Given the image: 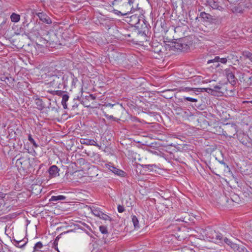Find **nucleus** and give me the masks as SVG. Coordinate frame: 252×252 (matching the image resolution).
<instances>
[{
  "mask_svg": "<svg viewBox=\"0 0 252 252\" xmlns=\"http://www.w3.org/2000/svg\"><path fill=\"white\" fill-rule=\"evenodd\" d=\"M132 221L133 225L135 228L139 227V221H138L137 218L135 216H134V215L132 216Z\"/></svg>",
  "mask_w": 252,
  "mask_h": 252,
  "instance_id": "26",
  "label": "nucleus"
},
{
  "mask_svg": "<svg viewBox=\"0 0 252 252\" xmlns=\"http://www.w3.org/2000/svg\"><path fill=\"white\" fill-rule=\"evenodd\" d=\"M238 8L237 7H234L233 9H232V11L233 12H238Z\"/></svg>",
  "mask_w": 252,
  "mask_h": 252,
  "instance_id": "48",
  "label": "nucleus"
},
{
  "mask_svg": "<svg viewBox=\"0 0 252 252\" xmlns=\"http://www.w3.org/2000/svg\"><path fill=\"white\" fill-rule=\"evenodd\" d=\"M57 66H50L48 68V70L47 72V74L50 77H52L55 76H62L63 72L57 68Z\"/></svg>",
  "mask_w": 252,
  "mask_h": 252,
  "instance_id": "7",
  "label": "nucleus"
},
{
  "mask_svg": "<svg viewBox=\"0 0 252 252\" xmlns=\"http://www.w3.org/2000/svg\"><path fill=\"white\" fill-rule=\"evenodd\" d=\"M70 78L71 80L72 86L75 87L76 83L78 81L77 78L75 77L72 73H70Z\"/></svg>",
  "mask_w": 252,
  "mask_h": 252,
  "instance_id": "24",
  "label": "nucleus"
},
{
  "mask_svg": "<svg viewBox=\"0 0 252 252\" xmlns=\"http://www.w3.org/2000/svg\"><path fill=\"white\" fill-rule=\"evenodd\" d=\"M248 80L247 82L249 84L251 85L252 83V75L248 77Z\"/></svg>",
  "mask_w": 252,
  "mask_h": 252,
  "instance_id": "44",
  "label": "nucleus"
},
{
  "mask_svg": "<svg viewBox=\"0 0 252 252\" xmlns=\"http://www.w3.org/2000/svg\"><path fill=\"white\" fill-rule=\"evenodd\" d=\"M125 209L123 206L118 205V211L119 213H123L125 211Z\"/></svg>",
  "mask_w": 252,
  "mask_h": 252,
  "instance_id": "39",
  "label": "nucleus"
},
{
  "mask_svg": "<svg viewBox=\"0 0 252 252\" xmlns=\"http://www.w3.org/2000/svg\"><path fill=\"white\" fill-rule=\"evenodd\" d=\"M142 17L143 16L140 15L133 14L130 16L126 17L125 21L131 26L135 27Z\"/></svg>",
  "mask_w": 252,
  "mask_h": 252,
  "instance_id": "1",
  "label": "nucleus"
},
{
  "mask_svg": "<svg viewBox=\"0 0 252 252\" xmlns=\"http://www.w3.org/2000/svg\"><path fill=\"white\" fill-rule=\"evenodd\" d=\"M224 242L229 246L232 249H233L234 251H237L239 249V245L237 244L233 243L230 240L227 238H225L224 239Z\"/></svg>",
  "mask_w": 252,
  "mask_h": 252,
  "instance_id": "14",
  "label": "nucleus"
},
{
  "mask_svg": "<svg viewBox=\"0 0 252 252\" xmlns=\"http://www.w3.org/2000/svg\"><path fill=\"white\" fill-rule=\"evenodd\" d=\"M161 51V49H159V50H155V52H157V53H158L159 52Z\"/></svg>",
  "mask_w": 252,
  "mask_h": 252,
  "instance_id": "52",
  "label": "nucleus"
},
{
  "mask_svg": "<svg viewBox=\"0 0 252 252\" xmlns=\"http://www.w3.org/2000/svg\"><path fill=\"white\" fill-rule=\"evenodd\" d=\"M56 240H57V239H56V240H55V241H56ZM55 242H56V241L54 242V244L55 243Z\"/></svg>",
  "mask_w": 252,
  "mask_h": 252,
  "instance_id": "55",
  "label": "nucleus"
},
{
  "mask_svg": "<svg viewBox=\"0 0 252 252\" xmlns=\"http://www.w3.org/2000/svg\"><path fill=\"white\" fill-rule=\"evenodd\" d=\"M42 21H43L44 22H45L46 23H47L48 24H50L52 23L51 20L49 17H48L47 16H46V17H45L44 18V19H43V20Z\"/></svg>",
  "mask_w": 252,
  "mask_h": 252,
  "instance_id": "38",
  "label": "nucleus"
},
{
  "mask_svg": "<svg viewBox=\"0 0 252 252\" xmlns=\"http://www.w3.org/2000/svg\"><path fill=\"white\" fill-rule=\"evenodd\" d=\"M204 4L209 6L213 9L218 10L222 11L224 8L220 4V1L218 0H205Z\"/></svg>",
  "mask_w": 252,
  "mask_h": 252,
  "instance_id": "2",
  "label": "nucleus"
},
{
  "mask_svg": "<svg viewBox=\"0 0 252 252\" xmlns=\"http://www.w3.org/2000/svg\"><path fill=\"white\" fill-rule=\"evenodd\" d=\"M104 115L108 119H112L114 121L116 120V118H114L112 115H109L108 114H107L106 113H104Z\"/></svg>",
  "mask_w": 252,
  "mask_h": 252,
  "instance_id": "40",
  "label": "nucleus"
},
{
  "mask_svg": "<svg viewBox=\"0 0 252 252\" xmlns=\"http://www.w3.org/2000/svg\"><path fill=\"white\" fill-rule=\"evenodd\" d=\"M100 219L107 220H111V218L107 215L103 213V212L101 213V215H100L99 217Z\"/></svg>",
  "mask_w": 252,
  "mask_h": 252,
  "instance_id": "30",
  "label": "nucleus"
},
{
  "mask_svg": "<svg viewBox=\"0 0 252 252\" xmlns=\"http://www.w3.org/2000/svg\"><path fill=\"white\" fill-rule=\"evenodd\" d=\"M228 57H229L230 60H235L236 61H238V60L237 59V57L234 55H230V56H228Z\"/></svg>",
  "mask_w": 252,
  "mask_h": 252,
  "instance_id": "42",
  "label": "nucleus"
},
{
  "mask_svg": "<svg viewBox=\"0 0 252 252\" xmlns=\"http://www.w3.org/2000/svg\"><path fill=\"white\" fill-rule=\"evenodd\" d=\"M133 0H114V3L119 6H124L126 10L128 11L131 9V4L133 3Z\"/></svg>",
  "mask_w": 252,
  "mask_h": 252,
  "instance_id": "3",
  "label": "nucleus"
},
{
  "mask_svg": "<svg viewBox=\"0 0 252 252\" xmlns=\"http://www.w3.org/2000/svg\"><path fill=\"white\" fill-rule=\"evenodd\" d=\"M36 15L38 16V17H39V18L41 20H42V21H43V19H44V18H45V17H46V16H47L46 14H44L43 12H39V13H36Z\"/></svg>",
  "mask_w": 252,
  "mask_h": 252,
  "instance_id": "36",
  "label": "nucleus"
},
{
  "mask_svg": "<svg viewBox=\"0 0 252 252\" xmlns=\"http://www.w3.org/2000/svg\"><path fill=\"white\" fill-rule=\"evenodd\" d=\"M172 47L175 49L180 51H186L188 48V46L186 44L181 43L180 42H173L172 43Z\"/></svg>",
  "mask_w": 252,
  "mask_h": 252,
  "instance_id": "12",
  "label": "nucleus"
},
{
  "mask_svg": "<svg viewBox=\"0 0 252 252\" xmlns=\"http://www.w3.org/2000/svg\"><path fill=\"white\" fill-rule=\"evenodd\" d=\"M53 109H55L56 111H58V109L57 108H53Z\"/></svg>",
  "mask_w": 252,
  "mask_h": 252,
  "instance_id": "54",
  "label": "nucleus"
},
{
  "mask_svg": "<svg viewBox=\"0 0 252 252\" xmlns=\"http://www.w3.org/2000/svg\"><path fill=\"white\" fill-rule=\"evenodd\" d=\"M28 242V240H25L24 239L21 240H16L15 239H13V244L14 245L18 248H22L25 247L26 244Z\"/></svg>",
  "mask_w": 252,
  "mask_h": 252,
  "instance_id": "16",
  "label": "nucleus"
},
{
  "mask_svg": "<svg viewBox=\"0 0 252 252\" xmlns=\"http://www.w3.org/2000/svg\"><path fill=\"white\" fill-rule=\"evenodd\" d=\"M225 73L227 76V78L229 82L232 85H235L237 81V79L235 77L234 73L229 68L225 69Z\"/></svg>",
  "mask_w": 252,
  "mask_h": 252,
  "instance_id": "8",
  "label": "nucleus"
},
{
  "mask_svg": "<svg viewBox=\"0 0 252 252\" xmlns=\"http://www.w3.org/2000/svg\"><path fill=\"white\" fill-rule=\"evenodd\" d=\"M99 229L101 233L106 234L108 233L107 228L106 226L100 225L99 227Z\"/></svg>",
  "mask_w": 252,
  "mask_h": 252,
  "instance_id": "28",
  "label": "nucleus"
},
{
  "mask_svg": "<svg viewBox=\"0 0 252 252\" xmlns=\"http://www.w3.org/2000/svg\"><path fill=\"white\" fill-rule=\"evenodd\" d=\"M242 55L244 58L249 59L252 62V53L246 51L243 52Z\"/></svg>",
  "mask_w": 252,
  "mask_h": 252,
  "instance_id": "23",
  "label": "nucleus"
},
{
  "mask_svg": "<svg viewBox=\"0 0 252 252\" xmlns=\"http://www.w3.org/2000/svg\"><path fill=\"white\" fill-rule=\"evenodd\" d=\"M43 247V245L41 242L36 243L33 247V252L37 251Z\"/></svg>",
  "mask_w": 252,
  "mask_h": 252,
  "instance_id": "27",
  "label": "nucleus"
},
{
  "mask_svg": "<svg viewBox=\"0 0 252 252\" xmlns=\"http://www.w3.org/2000/svg\"><path fill=\"white\" fill-rule=\"evenodd\" d=\"M69 98V96L67 94V92H65L64 94L62 96V104L63 106L64 109H67V104L66 102L68 101Z\"/></svg>",
  "mask_w": 252,
  "mask_h": 252,
  "instance_id": "20",
  "label": "nucleus"
},
{
  "mask_svg": "<svg viewBox=\"0 0 252 252\" xmlns=\"http://www.w3.org/2000/svg\"><path fill=\"white\" fill-rule=\"evenodd\" d=\"M200 17L203 19L204 21L211 23H213L216 21V19L213 16L205 12L200 13Z\"/></svg>",
  "mask_w": 252,
  "mask_h": 252,
  "instance_id": "11",
  "label": "nucleus"
},
{
  "mask_svg": "<svg viewBox=\"0 0 252 252\" xmlns=\"http://www.w3.org/2000/svg\"><path fill=\"white\" fill-rule=\"evenodd\" d=\"M11 21L13 22H18L20 20V16L19 14L13 13L10 16Z\"/></svg>",
  "mask_w": 252,
  "mask_h": 252,
  "instance_id": "21",
  "label": "nucleus"
},
{
  "mask_svg": "<svg viewBox=\"0 0 252 252\" xmlns=\"http://www.w3.org/2000/svg\"><path fill=\"white\" fill-rule=\"evenodd\" d=\"M59 170L60 169L58 168V167L56 165H54L49 168L48 172L49 173L50 176L53 178L59 175Z\"/></svg>",
  "mask_w": 252,
  "mask_h": 252,
  "instance_id": "13",
  "label": "nucleus"
},
{
  "mask_svg": "<svg viewBox=\"0 0 252 252\" xmlns=\"http://www.w3.org/2000/svg\"><path fill=\"white\" fill-rule=\"evenodd\" d=\"M191 101V102H196L198 100L196 98H194L190 97H185V96L183 97L181 99V101L182 102H186V101Z\"/></svg>",
  "mask_w": 252,
  "mask_h": 252,
  "instance_id": "25",
  "label": "nucleus"
},
{
  "mask_svg": "<svg viewBox=\"0 0 252 252\" xmlns=\"http://www.w3.org/2000/svg\"><path fill=\"white\" fill-rule=\"evenodd\" d=\"M124 13H122L121 11H119L118 10H114V12L115 14L123 16L127 15L129 11L125 10H124Z\"/></svg>",
  "mask_w": 252,
  "mask_h": 252,
  "instance_id": "35",
  "label": "nucleus"
},
{
  "mask_svg": "<svg viewBox=\"0 0 252 252\" xmlns=\"http://www.w3.org/2000/svg\"><path fill=\"white\" fill-rule=\"evenodd\" d=\"M65 91L58 90L56 91L55 94L58 96H63V94H65Z\"/></svg>",
  "mask_w": 252,
  "mask_h": 252,
  "instance_id": "37",
  "label": "nucleus"
},
{
  "mask_svg": "<svg viewBox=\"0 0 252 252\" xmlns=\"http://www.w3.org/2000/svg\"><path fill=\"white\" fill-rule=\"evenodd\" d=\"M220 66V64L219 63H214L213 65L210 66L211 67H212L213 68H215V69H216V68L219 67Z\"/></svg>",
  "mask_w": 252,
  "mask_h": 252,
  "instance_id": "41",
  "label": "nucleus"
},
{
  "mask_svg": "<svg viewBox=\"0 0 252 252\" xmlns=\"http://www.w3.org/2000/svg\"><path fill=\"white\" fill-rule=\"evenodd\" d=\"M83 141H86L85 142H81L82 144H87V145H94L95 146H98V144L96 143V141H95L93 139H86V140H83Z\"/></svg>",
  "mask_w": 252,
  "mask_h": 252,
  "instance_id": "22",
  "label": "nucleus"
},
{
  "mask_svg": "<svg viewBox=\"0 0 252 252\" xmlns=\"http://www.w3.org/2000/svg\"><path fill=\"white\" fill-rule=\"evenodd\" d=\"M237 126L235 124L229 125L227 128V131H225L223 134L229 137H233L237 133Z\"/></svg>",
  "mask_w": 252,
  "mask_h": 252,
  "instance_id": "4",
  "label": "nucleus"
},
{
  "mask_svg": "<svg viewBox=\"0 0 252 252\" xmlns=\"http://www.w3.org/2000/svg\"><path fill=\"white\" fill-rule=\"evenodd\" d=\"M22 159H22V158H20V159H17V163H20V164H22V161H21Z\"/></svg>",
  "mask_w": 252,
  "mask_h": 252,
  "instance_id": "51",
  "label": "nucleus"
},
{
  "mask_svg": "<svg viewBox=\"0 0 252 252\" xmlns=\"http://www.w3.org/2000/svg\"><path fill=\"white\" fill-rule=\"evenodd\" d=\"M110 171L121 177H124L125 175V172L122 170L117 168L114 166H110L109 168Z\"/></svg>",
  "mask_w": 252,
  "mask_h": 252,
  "instance_id": "15",
  "label": "nucleus"
},
{
  "mask_svg": "<svg viewBox=\"0 0 252 252\" xmlns=\"http://www.w3.org/2000/svg\"><path fill=\"white\" fill-rule=\"evenodd\" d=\"M5 196V194L0 192V199H2L4 198Z\"/></svg>",
  "mask_w": 252,
  "mask_h": 252,
  "instance_id": "49",
  "label": "nucleus"
},
{
  "mask_svg": "<svg viewBox=\"0 0 252 252\" xmlns=\"http://www.w3.org/2000/svg\"><path fill=\"white\" fill-rule=\"evenodd\" d=\"M69 79H70V74L69 75L63 74L62 76V85H63L64 88L67 86L68 80Z\"/></svg>",
  "mask_w": 252,
  "mask_h": 252,
  "instance_id": "19",
  "label": "nucleus"
},
{
  "mask_svg": "<svg viewBox=\"0 0 252 252\" xmlns=\"http://www.w3.org/2000/svg\"><path fill=\"white\" fill-rule=\"evenodd\" d=\"M251 32H252V30H251Z\"/></svg>",
  "mask_w": 252,
  "mask_h": 252,
  "instance_id": "56",
  "label": "nucleus"
},
{
  "mask_svg": "<svg viewBox=\"0 0 252 252\" xmlns=\"http://www.w3.org/2000/svg\"><path fill=\"white\" fill-rule=\"evenodd\" d=\"M135 28L138 30V32L140 34H146V32L148 31L147 23L145 22V20L143 17L137 26H135Z\"/></svg>",
  "mask_w": 252,
  "mask_h": 252,
  "instance_id": "6",
  "label": "nucleus"
},
{
  "mask_svg": "<svg viewBox=\"0 0 252 252\" xmlns=\"http://www.w3.org/2000/svg\"><path fill=\"white\" fill-rule=\"evenodd\" d=\"M90 97L91 98V99L94 100L95 99V96L93 94H90Z\"/></svg>",
  "mask_w": 252,
  "mask_h": 252,
  "instance_id": "50",
  "label": "nucleus"
},
{
  "mask_svg": "<svg viewBox=\"0 0 252 252\" xmlns=\"http://www.w3.org/2000/svg\"><path fill=\"white\" fill-rule=\"evenodd\" d=\"M238 140L241 143L247 147H250L252 145V139L249 137L248 134H245L244 133L239 134Z\"/></svg>",
  "mask_w": 252,
  "mask_h": 252,
  "instance_id": "5",
  "label": "nucleus"
},
{
  "mask_svg": "<svg viewBox=\"0 0 252 252\" xmlns=\"http://www.w3.org/2000/svg\"><path fill=\"white\" fill-rule=\"evenodd\" d=\"M219 162L220 164H223L225 167L227 168H228V165L226 163H225V162L223 160H220Z\"/></svg>",
  "mask_w": 252,
  "mask_h": 252,
  "instance_id": "43",
  "label": "nucleus"
},
{
  "mask_svg": "<svg viewBox=\"0 0 252 252\" xmlns=\"http://www.w3.org/2000/svg\"><path fill=\"white\" fill-rule=\"evenodd\" d=\"M155 166V164H145L142 165L143 168L150 171H152L153 169V167Z\"/></svg>",
  "mask_w": 252,
  "mask_h": 252,
  "instance_id": "33",
  "label": "nucleus"
},
{
  "mask_svg": "<svg viewBox=\"0 0 252 252\" xmlns=\"http://www.w3.org/2000/svg\"><path fill=\"white\" fill-rule=\"evenodd\" d=\"M10 79H11L12 82H14L15 81V79L14 78L10 77Z\"/></svg>",
  "mask_w": 252,
  "mask_h": 252,
  "instance_id": "53",
  "label": "nucleus"
},
{
  "mask_svg": "<svg viewBox=\"0 0 252 252\" xmlns=\"http://www.w3.org/2000/svg\"><path fill=\"white\" fill-rule=\"evenodd\" d=\"M92 212L94 216L98 217H99L100 215H101V213L102 212L97 209H92Z\"/></svg>",
  "mask_w": 252,
  "mask_h": 252,
  "instance_id": "32",
  "label": "nucleus"
},
{
  "mask_svg": "<svg viewBox=\"0 0 252 252\" xmlns=\"http://www.w3.org/2000/svg\"><path fill=\"white\" fill-rule=\"evenodd\" d=\"M214 89L215 91H219L221 89V87L220 86L216 85L214 86Z\"/></svg>",
  "mask_w": 252,
  "mask_h": 252,
  "instance_id": "45",
  "label": "nucleus"
},
{
  "mask_svg": "<svg viewBox=\"0 0 252 252\" xmlns=\"http://www.w3.org/2000/svg\"><path fill=\"white\" fill-rule=\"evenodd\" d=\"M51 78L50 84L52 86H57L58 89H61L62 86V76H55Z\"/></svg>",
  "mask_w": 252,
  "mask_h": 252,
  "instance_id": "10",
  "label": "nucleus"
},
{
  "mask_svg": "<svg viewBox=\"0 0 252 252\" xmlns=\"http://www.w3.org/2000/svg\"><path fill=\"white\" fill-rule=\"evenodd\" d=\"M218 60H219V56H215L214 59L208 60L207 63L210 64L211 63H218L219 61Z\"/></svg>",
  "mask_w": 252,
  "mask_h": 252,
  "instance_id": "31",
  "label": "nucleus"
},
{
  "mask_svg": "<svg viewBox=\"0 0 252 252\" xmlns=\"http://www.w3.org/2000/svg\"><path fill=\"white\" fill-rule=\"evenodd\" d=\"M28 140L33 145L34 147L37 148L38 147V145L36 143L34 140L32 138V135L30 134L28 135Z\"/></svg>",
  "mask_w": 252,
  "mask_h": 252,
  "instance_id": "29",
  "label": "nucleus"
},
{
  "mask_svg": "<svg viewBox=\"0 0 252 252\" xmlns=\"http://www.w3.org/2000/svg\"><path fill=\"white\" fill-rule=\"evenodd\" d=\"M207 235L214 240H221L223 239V235L220 233L214 230L208 232Z\"/></svg>",
  "mask_w": 252,
  "mask_h": 252,
  "instance_id": "9",
  "label": "nucleus"
},
{
  "mask_svg": "<svg viewBox=\"0 0 252 252\" xmlns=\"http://www.w3.org/2000/svg\"><path fill=\"white\" fill-rule=\"evenodd\" d=\"M35 104L36 105V108L39 110H42L45 108V105L40 98H37L35 100Z\"/></svg>",
  "mask_w": 252,
  "mask_h": 252,
  "instance_id": "17",
  "label": "nucleus"
},
{
  "mask_svg": "<svg viewBox=\"0 0 252 252\" xmlns=\"http://www.w3.org/2000/svg\"><path fill=\"white\" fill-rule=\"evenodd\" d=\"M66 199V197L64 195H60L58 196H52L49 201L50 202H57L61 200H64Z\"/></svg>",
  "mask_w": 252,
  "mask_h": 252,
  "instance_id": "18",
  "label": "nucleus"
},
{
  "mask_svg": "<svg viewBox=\"0 0 252 252\" xmlns=\"http://www.w3.org/2000/svg\"><path fill=\"white\" fill-rule=\"evenodd\" d=\"M192 90H193V89L191 88L186 87L185 88V91H186V92H189V91H192Z\"/></svg>",
  "mask_w": 252,
  "mask_h": 252,
  "instance_id": "46",
  "label": "nucleus"
},
{
  "mask_svg": "<svg viewBox=\"0 0 252 252\" xmlns=\"http://www.w3.org/2000/svg\"><path fill=\"white\" fill-rule=\"evenodd\" d=\"M116 55L117 56H116L115 60H116V61L117 60V61H119L120 60L119 57H121V55H119V54H117Z\"/></svg>",
  "mask_w": 252,
  "mask_h": 252,
  "instance_id": "47",
  "label": "nucleus"
},
{
  "mask_svg": "<svg viewBox=\"0 0 252 252\" xmlns=\"http://www.w3.org/2000/svg\"><path fill=\"white\" fill-rule=\"evenodd\" d=\"M230 60L229 57H227V58H220L219 60H218V63L220 62L222 63L225 64L227 63V60Z\"/></svg>",
  "mask_w": 252,
  "mask_h": 252,
  "instance_id": "34",
  "label": "nucleus"
}]
</instances>
